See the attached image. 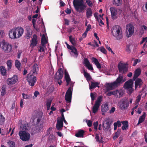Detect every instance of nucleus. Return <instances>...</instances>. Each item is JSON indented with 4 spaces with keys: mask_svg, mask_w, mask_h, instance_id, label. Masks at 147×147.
I'll return each instance as SVG.
<instances>
[{
    "mask_svg": "<svg viewBox=\"0 0 147 147\" xmlns=\"http://www.w3.org/2000/svg\"><path fill=\"white\" fill-rule=\"evenodd\" d=\"M73 4L76 11L80 13L83 11L87 7L86 4H84L83 0H74Z\"/></svg>",
    "mask_w": 147,
    "mask_h": 147,
    "instance_id": "obj_1",
    "label": "nucleus"
},
{
    "mask_svg": "<svg viewBox=\"0 0 147 147\" xmlns=\"http://www.w3.org/2000/svg\"><path fill=\"white\" fill-rule=\"evenodd\" d=\"M111 34L117 40H120L123 38L122 28L119 25L115 26L113 27Z\"/></svg>",
    "mask_w": 147,
    "mask_h": 147,
    "instance_id": "obj_2",
    "label": "nucleus"
},
{
    "mask_svg": "<svg viewBox=\"0 0 147 147\" xmlns=\"http://www.w3.org/2000/svg\"><path fill=\"white\" fill-rule=\"evenodd\" d=\"M0 46L5 53H9L12 52L11 45L6 42L4 40H2L0 41Z\"/></svg>",
    "mask_w": 147,
    "mask_h": 147,
    "instance_id": "obj_3",
    "label": "nucleus"
},
{
    "mask_svg": "<svg viewBox=\"0 0 147 147\" xmlns=\"http://www.w3.org/2000/svg\"><path fill=\"white\" fill-rule=\"evenodd\" d=\"M118 105L121 109L125 110L127 109L129 107L128 100L126 99H122L118 103Z\"/></svg>",
    "mask_w": 147,
    "mask_h": 147,
    "instance_id": "obj_4",
    "label": "nucleus"
},
{
    "mask_svg": "<svg viewBox=\"0 0 147 147\" xmlns=\"http://www.w3.org/2000/svg\"><path fill=\"white\" fill-rule=\"evenodd\" d=\"M20 138L22 141H26L30 138V134L26 131H21L19 132Z\"/></svg>",
    "mask_w": 147,
    "mask_h": 147,
    "instance_id": "obj_5",
    "label": "nucleus"
},
{
    "mask_svg": "<svg viewBox=\"0 0 147 147\" xmlns=\"http://www.w3.org/2000/svg\"><path fill=\"white\" fill-rule=\"evenodd\" d=\"M63 71L61 68L59 69L58 71L56 73L55 76V78L57 81L59 85H61L62 83V81L61 80L63 76Z\"/></svg>",
    "mask_w": 147,
    "mask_h": 147,
    "instance_id": "obj_6",
    "label": "nucleus"
},
{
    "mask_svg": "<svg viewBox=\"0 0 147 147\" xmlns=\"http://www.w3.org/2000/svg\"><path fill=\"white\" fill-rule=\"evenodd\" d=\"M34 75L31 73H29L27 75L26 78L27 81L29 85L32 86H34L37 80L36 77Z\"/></svg>",
    "mask_w": 147,
    "mask_h": 147,
    "instance_id": "obj_7",
    "label": "nucleus"
},
{
    "mask_svg": "<svg viewBox=\"0 0 147 147\" xmlns=\"http://www.w3.org/2000/svg\"><path fill=\"white\" fill-rule=\"evenodd\" d=\"M18 80V76L16 75H15L13 77L7 78L6 80V82L8 85L11 86L15 84Z\"/></svg>",
    "mask_w": 147,
    "mask_h": 147,
    "instance_id": "obj_8",
    "label": "nucleus"
},
{
    "mask_svg": "<svg viewBox=\"0 0 147 147\" xmlns=\"http://www.w3.org/2000/svg\"><path fill=\"white\" fill-rule=\"evenodd\" d=\"M126 29L128 30L127 32V37L129 38L131 37L134 32V27L133 25L131 24H129L126 26Z\"/></svg>",
    "mask_w": 147,
    "mask_h": 147,
    "instance_id": "obj_9",
    "label": "nucleus"
},
{
    "mask_svg": "<svg viewBox=\"0 0 147 147\" xmlns=\"http://www.w3.org/2000/svg\"><path fill=\"white\" fill-rule=\"evenodd\" d=\"M118 67L120 73L124 74L128 71V67L124 64H119Z\"/></svg>",
    "mask_w": 147,
    "mask_h": 147,
    "instance_id": "obj_10",
    "label": "nucleus"
},
{
    "mask_svg": "<svg viewBox=\"0 0 147 147\" xmlns=\"http://www.w3.org/2000/svg\"><path fill=\"white\" fill-rule=\"evenodd\" d=\"M133 84V80L131 79H129L125 82L123 85V87L125 89H127L132 88Z\"/></svg>",
    "mask_w": 147,
    "mask_h": 147,
    "instance_id": "obj_11",
    "label": "nucleus"
},
{
    "mask_svg": "<svg viewBox=\"0 0 147 147\" xmlns=\"http://www.w3.org/2000/svg\"><path fill=\"white\" fill-rule=\"evenodd\" d=\"M65 44L66 45L67 48L68 49L71 50V52L73 53L76 57H77L78 54L77 52V49L76 48L73 46H70L66 42H65Z\"/></svg>",
    "mask_w": 147,
    "mask_h": 147,
    "instance_id": "obj_12",
    "label": "nucleus"
},
{
    "mask_svg": "<svg viewBox=\"0 0 147 147\" xmlns=\"http://www.w3.org/2000/svg\"><path fill=\"white\" fill-rule=\"evenodd\" d=\"M39 70V67L38 64L34 63L32 67V69L30 73L32 75H35L37 74Z\"/></svg>",
    "mask_w": 147,
    "mask_h": 147,
    "instance_id": "obj_13",
    "label": "nucleus"
},
{
    "mask_svg": "<svg viewBox=\"0 0 147 147\" xmlns=\"http://www.w3.org/2000/svg\"><path fill=\"white\" fill-rule=\"evenodd\" d=\"M30 44V47L33 48L34 47L36 46L38 44L37 37L36 35L34 34L33 37L32 39L31 40Z\"/></svg>",
    "mask_w": 147,
    "mask_h": 147,
    "instance_id": "obj_14",
    "label": "nucleus"
},
{
    "mask_svg": "<svg viewBox=\"0 0 147 147\" xmlns=\"http://www.w3.org/2000/svg\"><path fill=\"white\" fill-rule=\"evenodd\" d=\"M14 29L16 30H17L18 31L15 32L16 33L17 38H18L21 37L23 34L24 32L23 29L21 27H18V28H15Z\"/></svg>",
    "mask_w": 147,
    "mask_h": 147,
    "instance_id": "obj_15",
    "label": "nucleus"
},
{
    "mask_svg": "<svg viewBox=\"0 0 147 147\" xmlns=\"http://www.w3.org/2000/svg\"><path fill=\"white\" fill-rule=\"evenodd\" d=\"M17 32V30H16L14 29V28L10 30L9 31V35L10 38L11 39H16L17 38L16 33V32Z\"/></svg>",
    "mask_w": 147,
    "mask_h": 147,
    "instance_id": "obj_16",
    "label": "nucleus"
},
{
    "mask_svg": "<svg viewBox=\"0 0 147 147\" xmlns=\"http://www.w3.org/2000/svg\"><path fill=\"white\" fill-rule=\"evenodd\" d=\"M107 90V91L112 90L118 86L114 82L111 83H108L106 84Z\"/></svg>",
    "mask_w": 147,
    "mask_h": 147,
    "instance_id": "obj_17",
    "label": "nucleus"
},
{
    "mask_svg": "<svg viewBox=\"0 0 147 147\" xmlns=\"http://www.w3.org/2000/svg\"><path fill=\"white\" fill-rule=\"evenodd\" d=\"M111 13V16L113 19H115L117 18L116 15L117 14V11L116 8L114 7H111L110 9Z\"/></svg>",
    "mask_w": 147,
    "mask_h": 147,
    "instance_id": "obj_18",
    "label": "nucleus"
},
{
    "mask_svg": "<svg viewBox=\"0 0 147 147\" xmlns=\"http://www.w3.org/2000/svg\"><path fill=\"white\" fill-rule=\"evenodd\" d=\"M135 87L136 89L138 87L139 88H140L141 86L142 85L143 82L141 79L138 78L135 80Z\"/></svg>",
    "mask_w": 147,
    "mask_h": 147,
    "instance_id": "obj_19",
    "label": "nucleus"
},
{
    "mask_svg": "<svg viewBox=\"0 0 147 147\" xmlns=\"http://www.w3.org/2000/svg\"><path fill=\"white\" fill-rule=\"evenodd\" d=\"M123 78V76L120 74L117 78L116 80L114 82L116 84V85L118 87L122 83Z\"/></svg>",
    "mask_w": 147,
    "mask_h": 147,
    "instance_id": "obj_20",
    "label": "nucleus"
},
{
    "mask_svg": "<svg viewBox=\"0 0 147 147\" xmlns=\"http://www.w3.org/2000/svg\"><path fill=\"white\" fill-rule=\"evenodd\" d=\"M63 126V122L62 120L57 121L56 127L58 130H60Z\"/></svg>",
    "mask_w": 147,
    "mask_h": 147,
    "instance_id": "obj_21",
    "label": "nucleus"
},
{
    "mask_svg": "<svg viewBox=\"0 0 147 147\" xmlns=\"http://www.w3.org/2000/svg\"><path fill=\"white\" fill-rule=\"evenodd\" d=\"M92 62L94 63L98 69H100L101 68V65L97 59L93 57L92 58Z\"/></svg>",
    "mask_w": 147,
    "mask_h": 147,
    "instance_id": "obj_22",
    "label": "nucleus"
},
{
    "mask_svg": "<svg viewBox=\"0 0 147 147\" xmlns=\"http://www.w3.org/2000/svg\"><path fill=\"white\" fill-rule=\"evenodd\" d=\"M141 73V70L140 69L138 68L136 70L133 77L134 80H135L139 76Z\"/></svg>",
    "mask_w": 147,
    "mask_h": 147,
    "instance_id": "obj_23",
    "label": "nucleus"
},
{
    "mask_svg": "<svg viewBox=\"0 0 147 147\" xmlns=\"http://www.w3.org/2000/svg\"><path fill=\"white\" fill-rule=\"evenodd\" d=\"M43 124L42 122L40 123V124L36 125V131L39 132L43 130Z\"/></svg>",
    "mask_w": 147,
    "mask_h": 147,
    "instance_id": "obj_24",
    "label": "nucleus"
},
{
    "mask_svg": "<svg viewBox=\"0 0 147 147\" xmlns=\"http://www.w3.org/2000/svg\"><path fill=\"white\" fill-rule=\"evenodd\" d=\"M84 131L83 130H79L78 132L75 134V136L78 138H83Z\"/></svg>",
    "mask_w": 147,
    "mask_h": 147,
    "instance_id": "obj_25",
    "label": "nucleus"
},
{
    "mask_svg": "<svg viewBox=\"0 0 147 147\" xmlns=\"http://www.w3.org/2000/svg\"><path fill=\"white\" fill-rule=\"evenodd\" d=\"M69 38L70 42L73 45L72 46L74 47L76 46L77 45V42L75 38L74 37H72V36L71 35L69 36Z\"/></svg>",
    "mask_w": 147,
    "mask_h": 147,
    "instance_id": "obj_26",
    "label": "nucleus"
},
{
    "mask_svg": "<svg viewBox=\"0 0 147 147\" xmlns=\"http://www.w3.org/2000/svg\"><path fill=\"white\" fill-rule=\"evenodd\" d=\"M108 104L106 103L103 104L101 107V111L102 112H107L109 110Z\"/></svg>",
    "mask_w": 147,
    "mask_h": 147,
    "instance_id": "obj_27",
    "label": "nucleus"
},
{
    "mask_svg": "<svg viewBox=\"0 0 147 147\" xmlns=\"http://www.w3.org/2000/svg\"><path fill=\"white\" fill-rule=\"evenodd\" d=\"M91 85H89V88L90 89L95 88L97 87H99V86H98L99 84L97 82H91Z\"/></svg>",
    "mask_w": 147,
    "mask_h": 147,
    "instance_id": "obj_28",
    "label": "nucleus"
},
{
    "mask_svg": "<svg viewBox=\"0 0 147 147\" xmlns=\"http://www.w3.org/2000/svg\"><path fill=\"white\" fill-rule=\"evenodd\" d=\"M86 16L87 18H90L92 15V12L91 8H88L86 11Z\"/></svg>",
    "mask_w": 147,
    "mask_h": 147,
    "instance_id": "obj_29",
    "label": "nucleus"
},
{
    "mask_svg": "<svg viewBox=\"0 0 147 147\" xmlns=\"http://www.w3.org/2000/svg\"><path fill=\"white\" fill-rule=\"evenodd\" d=\"M6 71L4 66H2L0 67V71L2 76H5L7 75Z\"/></svg>",
    "mask_w": 147,
    "mask_h": 147,
    "instance_id": "obj_30",
    "label": "nucleus"
},
{
    "mask_svg": "<svg viewBox=\"0 0 147 147\" xmlns=\"http://www.w3.org/2000/svg\"><path fill=\"white\" fill-rule=\"evenodd\" d=\"M121 123L123 125L122 127V129L123 130H126L128 128V125L127 121H121Z\"/></svg>",
    "mask_w": 147,
    "mask_h": 147,
    "instance_id": "obj_31",
    "label": "nucleus"
},
{
    "mask_svg": "<svg viewBox=\"0 0 147 147\" xmlns=\"http://www.w3.org/2000/svg\"><path fill=\"white\" fill-rule=\"evenodd\" d=\"M65 78L67 82V86H68L71 80L69 75L67 72H65Z\"/></svg>",
    "mask_w": 147,
    "mask_h": 147,
    "instance_id": "obj_32",
    "label": "nucleus"
},
{
    "mask_svg": "<svg viewBox=\"0 0 147 147\" xmlns=\"http://www.w3.org/2000/svg\"><path fill=\"white\" fill-rule=\"evenodd\" d=\"M100 105L95 103L92 109L93 113H96V112L98 111Z\"/></svg>",
    "mask_w": 147,
    "mask_h": 147,
    "instance_id": "obj_33",
    "label": "nucleus"
},
{
    "mask_svg": "<svg viewBox=\"0 0 147 147\" xmlns=\"http://www.w3.org/2000/svg\"><path fill=\"white\" fill-rule=\"evenodd\" d=\"M145 113H144L140 117L138 120V123H137V125H139L144 121L145 120Z\"/></svg>",
    "mask_w": 147,
    "mask_h": 147,
    "instance_id": "obj_34",
    "label": "nucleus"
},
{
    "mask_svg": "<svg viewBox=\"0 0 147 147\" xmlns=\"http://www.w3.org/2000/svg\"><path fill=\"white\" fill-rule=\"evenodd\" d=\"M6 85H3L1 88V95L2 96H4L6 93Z\"/></svg>",
    "mask_w": 147,
    "mask_h": 147,
    "instance_id": "obj_35",
    "label": "nucleus"
},
{
    "mask_svg": "<svg viewBox=\"0 0 147 147\" xmlns=\"http://www.w3.org/2000/svg\"><path fill=\"white\" fill-rule=\"evenodd\" d=\"M47 41L46 38L44 35H43L41 38V44L42 46L44 47L45 45L47 43Z\"/></svg>",
    "mask_w": 147,
    "mask_h": 147,
    "instance_id": "obj_36",
    "label": "nucleus"
},
{
    "mask_svg": "<svg viewBox=\"0 0 147 147\" xmlns=\"http://www.w3.org/2000/svg\"><path fill=\"white\" fill-rule=\"evenodd\" d=\"M54 89V88L53 86H51L49 87V88H48L47 90L46 93L45 94L47 95L52 93Z\"/></svg>",
    "mask_w": 147,
    "mask_h": 147,
    "instance_id": "obj_37",
    "label": "nucleus"
},
{
    "mask_svg": "<svg viewBox=\"0 0 147 147\" xmlns=\"http://www.w3.org/2000/svg\"><path fill=\"white\" fill-rule=\"evenodd\" d=\"M28 124H22L20 126L21 130L24 131H26L28 130Z\"/></svg>",
    "mask_w": 147,
    "mask_h": 147,
    "instance_id": "obj_38",
    "label": "nucleus"
},
{
    "mask_svg": "<svg viewBox=\"0 0 147 147\" xmlns=\"http://www.w3.org/2000/svg\"><path fill=\"white\" fill-rule=\"evenodd\" d=\"M6 64L8 70H10L12 67V61L11 60H8L6 62Z\"/></svg>",
    "mask_w": 147,
    "mask_h": 147,
    "instance_id": "obj_39",
    "label": "nucleus"
},
{
    "mask_svg": "<svg viewBox=\"0 0 147 147\" xmlns=\"http://www.w3.org/2000/svg\"><path fill=\"white\" fill-rule=\"evenodd\" d=\"M21 63L20 61L18 60H16L15 62V66L19 71L21 70Z\"/></svg>",
    "mask_w": 147,
    "mask_h": 147,
    "instance_id": "obj_40",
    "label": "nucleus"
},
{
    "mask_svg": "<svg viewBox=\"0 0 147 147\" xmlns=\"http://www.w3.org/2000/svg\"><path fill=\"white\" fill-rule=\"evenodd\" d=\"M102 126L103 129L105 131H108L110 130V125H104V122H103L102 123Z\"/></svg>",
    "mask_w": 147,
    "mask_h": 147,
    "instance_id": "obj_41",
    "label": "nucleus"
},
{
    "mask_svg": "<svg viewBox=\"0 0 147 147\" xmlns=\"http://www.w3.org/2000/svg\"><path fill=\"white\" fill-rule=\"evenodd\" d=\"M72 88H71V87L69 88L66 92L65 95H66V96L69 95L72 96Z\"/></svg>",
    "mask_w": 147,
    "mask_h": 147,
    "instance_id": "obj_42",
    "label": "nucleus"
},
{
    "mask_svg": "<svg viewBox=\"0 0 147 147\" xmlns=\"http://www.w3.org/2000/svg\"><path fill=\"white\" fill-rule=\"evenodd\" d=\"M122 0H114L113 4L116 6H119L121 4Z\"/></svg>",
    "mask_w": 147,
    "mask_h": 147,
    "instance_id": "obj_43",
    "label": "nucleus"
},
{
    "mask_svg": "<svg viewBox=\"0 0 147 147\" xmlns=\"http://www.w3.org/2000/svg\"><path fill=\"white\" fill-rule=\"evenodd\" d=\"M52 102V100L50 99H48L47 101L46 105L47 107V109L48 110L49 109L50 106Z\"/></svg>",
    "mask_w": 147,
    "mask_h": 147,
    "instance_id": "obj_44",
    "label": "nucleus"
},
{
    "mask_svg": "<svg viewBox=\"0 0 147 147\" xmlns=\"http://www.w3.org/2000/svg\"><path fill=\"white\" fill-rule=\"evenodd\" d=\"M42 119V116H38L35 118L34 120V121L35 120H36V125H38V124H40V123H42V122H40V121Z\"/></svg>",
    "mask_w": 147,
    "mask_h": 147,
    "instance_id": "obj_45",
    "label": "nucleus"
},
{
    "mask_svg": "<svg viewBox=\"0 0 147 147\" xmlns=\"http://www.w3.org/2000/svg\"><path fill=\"white\" fill-rule=\"evenodd\" d=\"M72 96L69 95L65 96V99L66 101L68 103H70L71 102Z\"/></svg>",
    "mask_w": 147,
    "mask_h": 147,
    "instance_id": "obj_46",
    "label": "nucleus"
},
{
    "mask_svg": "<svg viewBox=\"0 0 147 147\" xmlns=\"http://www.w3.org/2000/svg\"><path fill=\"white\" fill-rule=\"evenodd\" d=\"M121 131V129H118L117 131L115 133L114 136L113 137V139L114 140L115 139L118 137Z\"/></svg>",
    "mask_w": 147,
    "mask_h": 147,
    "instance_id": "obj_47",
    "label": "nucleus"
},
{
    "mask_svg": "<svg viewBox=\"0 0 147 147\" xmlns=\"http://www.w3.org/2000/svg\"><path fill=\"white\" fill-rule=\"evenodd\" d=\"M84 76L86 78V80H90L91 78V76L89 74L86 72L84 69Z\"/></svg>",
    "mask_w": 147,
    "mask_h": 147,
    "instance_id": "obj_48",
    "label": "nucleus"
},
{
    "mask_svg": "<svg viewBox=\"0 0 147 147\" xmlns=\"http://www.w3.org/2000/svg\"><path fill=\"white\" fill-rule=\"evenodd\" d=\"M5 121V118L2 114L0 113V125H2Z\"/></svg>",
    "mask_w": 147,
    "mask_h": 147,
    "instance_id": "obj_49",
    "label": "nucleus"
},
{
    "mask_svg": "<svg viewBox=\"0 0 147 147\" xmlns=\"http://www.w3.org/2000/svg\"><path fill=\"white\" fill-rule=\"evenodd\" d=\"M98 50H100L101 52L104 54L107 53V51L104 47H98L97 49Z\"/></svg>",
    "mask_w": 147,
    "mask_h": 147,
    "instance_id": "obj_50",
    "label": "nucleus"
},
{
    "mask_svg": "<svg viewBox=\"0 0 147 147\" xmlns=\"http://www.w3.org/2000/svg\"><path fill=\"white\" fill-rule=\"evenodd\" d=\"M147 29V27L144 25H141L140 28V31L141 32L144 33V30H146Z\"/></svg>",
    "mask_w": 147,
    "mask_h": 147,
    "instance_id": "obj_51",
    "label": "nucleus"
},
{
    "mask_svg": "<svg viewBox=\"0 0 147 147\" xmlns=\"http://www.w3.org/2000/svg\"><path fill=\"white\" fill-rule=\"evenodd\" d=\"M123 93L121 90H117V97L120 98L123 96Z\"/></svg>",
    "mask_w": 147,
    "mask_h": 147,
    "instance_id": "obj_52",
    "label": "nucleus"
},
{
    "mask_svg": "<svg viewBox=\"0 0 147 147\" xmlns=\"http://www.w3.org/2000/svg\"><path fill=\"white\" fill-rule=\"evenodd\" d=\"M102 96H101L98 97L97 98V100L95 101V103L100 105V103L102 100Z\"/></svg>",
    "mask_w": 147,
    "mask_h": 147,
    "instance_id": "obj_53",
    "label": "nucleus"
},
{
    "mask_svg": "<svg viewBox=\"0 0 147 147\" xmlns=\"http://www.w3.org/2000/svg\"><path fill=\"white\" fill-rule=\"evenodd\" d=\"M7 143L9 146L10 147H14L15 146V143L13 141L9 140Z\"/></svg>",
    "mask_w": 147,
    "mask_h": 147,
    "instance_id": "obj_54",
    "label": "nucleus"
},
{
    "mask_svg": "<svg viewBox=\"0 0 147 147\" xmlns=\"http://www.w3.org/2000/svg\"><path fill=\"white\" fill-rule=\"evenodd\" d=\"M90 63L88 59L87 58H85L84 59V64L85 66H87Z\"/></svg>",
    "mask_w": 147,
    "mask_h": 147,
    "instance_id": "obj_55",
    "label": "nucleus"
},
{
    "mask_svg": "<svg viewBox=\"0 0 147 147\" xmlns=\"http://www.w3.org/2000/svg\"><path fill=\"white\" fill-rule=\"evenodd\" d=\"M31 34H30V31L29 30H27L26 34V36L27 39L29 38L31 36Z\"/></svg>",
    "mask_w": 147,
    "mask_h": 147,
    "instance_id": "obj_56",
    "label": "nucleus"
},
{
    "mask_svg": "<svg viewBox=\"0 0 147 147\" xmlns=\"http://www.w3.org/2000/svg\"><path fill=\"white\" fill-rule=\"evenodd\" d=\"M103 122H104V123H105V124L106 125H110L111 124V123H110L109 119L108 118H106L105 119Z\"/></svg>",
    "mask_w": 147,
    "mask_h": 147,
    "instance_id": "obj_57",
    "label": "nucleus"
},
{
    "mask_svg": "<svg viewBox=\"0 0 147 147\" xmlns=\"http://www.w3.org/2000/svg\"><path fill=\"white\" fill-rule=\"evenodd\" d=\"M23 98L24 99H29L30 98V96L28 94H26L24 93L22 94Z\"/></svg>",
    "mask_w": 147,
    "mask_h": 147,
    "instance_id": "obj_58",
    "label": "nucleus"
},
{
    "mask_svg": "<svg viewBox=\"0 0 147 147\" xmlns=\"http://www.w3.org/2000/svg\"><path fill=\"white\" fill-rule=\"evenodd\" d=\"M98 121H96L95 122H94L93 124L94 128L96 131L98 129L97 127L98 125Z\"/></svg>",
    "mask_w": 147,
    "mask_h": 147,
    "instance_id": "obj_59",
    "label": "nucleus"
},
{
    "mask_svg": "<svg viewBox=\"0 0 147 147\" xmlns=\"http://www.w3.org/2000/svg\"><path fill=\"white\" fill-rule=\"evenodd\" d=\"M86 2L89 7H92L93 5L91 1L90 0H86Z\"/></svg>",
    "mask_w": 147,
    "mask_h": 147,
    "instance_id": "obj_60",
    "label": "nucleus"
},
{
    "mask_svg": "<svg viewBox=\"0 0 147 147\" xmlns=\"http://www.w3.org/2000/svg\"><path fill=\"white\" fill-rule=\"evenodd\" d=\"M87 67L88 69L90 70H94L93 68L92 67V65L90 63V64L88 65L87 66H86Z\"/></svg>",
    "mask_w": 147,
    "mask_h": 147,
    "instance_id": "obj_61",
    "label": "nucleus"
},
{
    "mask_svg": "<svg viewBox=\"0 0 147 147\" xmlns=\"http://www.w3.org/2000/svg\"><path fill=\"white\" fill-rule=\"evenodd\" d=\"M141 61L140 59L139 60L138 59H136L134 60V62L133 65V66H135L136 65L138 62H140Z\"/></svg>",
    "mask_w": 147,
    "mask_h": 147,
    "instance_id": "obj_62",
    "label": "nucleus"
},
{
    "mask_svg": "<svg viewBox=\"0 0 147 147\" xmlns=\"http://www.w3.org/2000/svg\"><path fill=\"white\" fill-rule=\"evenodd\" d=\"M86 122L87 123L88 126L90 127L92 125V121L90 120H87Z\"/></svg>",
    "mask_w": 147,
    "mask_h": 147,
    "instance_id": "obj_63",
    "label": "nucleus"
},
{
    "mask_svg": "<svg viewBox=\"0 0 147 147\" xmlns=\"http://www.w3.org/2000/svg\"><path fill=\"white\" fill-rule=\"evenodd\" d=\"M141 96L140 95L138 96L137 97V98L136 99V102L137 103H138L140 101L141 99Z\"/></svg>",
    "mask_w": 147,
    "mask_h": 147,
    "instance_id": "obj_64",
    "label": "nucleus"
}]
</instances>
